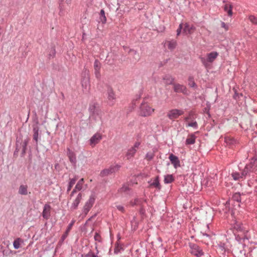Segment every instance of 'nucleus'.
<instances>
[{
  "mask_svg": "<svg viewBox=\"0 0 257 257\" xmlns=\"http://www.w3.org/2000/svg\"><path fill=\"white\" fill-rule=\"evenodd\" d=\"M190 252L198 257L203 254L202 250L200 248L198 245L194 243L190 244Z\"/></svg>",
  "mask_w": 257,
  "mask_h": 257,
  "instance_id": "obj_9",
  "label": "nucleus"
},
{
  "mask_svg": "<svg viewBox=\"0 0 257 257\" xmlns=\"http://www.w3.org/2000/svg\"><path fill=\"white\" fill-rule=\"evenodd\" d=\"M150 187H154L156 188H158L159 190L161 189V185L159 180V176H157L153 180V181L150 183Z\"/></svg>",
  "mask_w": 257,
  "mask_h": 257,
  "instance_id": "obj_22",
  "label": "nucleus"
},
{
  "mask_svg": "<svg viewBox=\"0 0 257 257\" xmlns=\"http://www.w3.org/2000/svg\"><path fill=\"white\" fill-rule=\"evenodd\" d=\"M103 112L99 108L94 113L91 114L92 117L96 120L97 117L101 119L102 115Z\"/></svg>",
  "mask_w": 257,
  "mask_h": 257,
  "instance_id": "obj_25",
  "label": "nucleus"
},
{
  "mask_svg": "<svg viewBox=\"0 0 257 257\" xmlns=\"http://www.w3.org/2000/svg\"><path fill=\"white\" fill-rule=\"evenodd\" d=\"M183 111L177 109H172L167 113V116L171 120H174L183 114Z\"/></svg>",
  "mask_w": 257,
  "mask_h": 257,
  "instance_id": "obj_7",
  "label": "nucleus"
},
{
  "mask_svg": "<svg viewBox=\"0 0 257 257\" xmlns=\"http://www.w3.org/2000/svg\"><path fill=\"white\" fill-rule=\"evenodd\" d=\"M183 23H181L180 24L178 29L177 30V35L179 36L181 33V30H183Z\"/></svg>",
  "mask_w": 257,
  "mask_h": 257,
  "instance_id": "obj_41",
  "label": "nucleus"
},
{
  "mask_svg": "<svg viewBox=\"0 0 257 257\" xmlns=\"http://www.w3.org/2000/svg\"><path fill=\"white\" fill-rule=\"evenodd\" d=\"M221 27L225 29V31H227L229 29V27L224 22H221Z\"/></svg>",
  "mask_w": 257,
  "mask_h": 257,
  "instance_id": "obj_42",
  "label": "nucleus"
},
{
  "mask_svg": "<svg viewBox=\"0 0 257 257\" xmlns=\"http://www.w3.org/2000/svg\"><path fill=\"white\" fill-rule=\"evenodd\" d=\"M237 97H238V94L237 93H235L234 95V98L235 99H236L237 98Z\"/></svg>",
  "mask_w": 257,
  "mask_h": 257,
  "instance_id": "obj_48",
  "label": "nucleus"
},
{
  "mask_svg": "<svg viewBox=\"0 0 257 257\" xmlns=\"http://www.w3.org/2000/svg\"><path fill=\"white\" fill-rule=\"evenodd\" d=\"M94 239L96 241L100 242L101 241V237L98 233H95L94 235Z\"/></svg>",
  "mask_w": 257,
  "mask_h": 257,
  "instance_id": "obj_38",
  "label": "nucleus"
},
{
  "mask_svg": "<svg viewBox=\"0 0 257 257\" xmlns=\"http://www.w3.org/2000/svg\"><path fill=\"white\" fill-rule=\"evenodd\" d=\"M95 249H96L97 250V253L98 252V244L97 243H95Z\"/></svg>",
  "mask_w": 257,
  "mask_h": 257,
  "instance_id": "obj_45",
  "label": "nucleus"
},
{
  "mask_svg": "<svg viewBox=\"0 0 257 257\" xmlns=\"http://www.w3.org/2000/svg\"><path fill=\"white\" fill-rule=\"evenodd\" d=\"M34 136H33V139L36 141V142H38V135H39V130L37 128H34Z\"/></svg>",
  "mask_w": 257,
  "mask_h": 257,
  "instance_id": "obj_34",
  "label": "nucleus"
},
{
  "mask_svg": "<svg viewBox=\"0 0 257 257\" xmlns=\"http://www.w3.org/2000/svg\"><path fill=\"white\" fill-rule=\"evenodd\" d=\"M19 193L21 195H26L28 194V186L21 185L19 189Z\"/></svg>",
  "mask_w": 257,
  "mask_h": 257,
  "instance_id": "obj_26",
  "label": "nucleus"
},
{
  "mask_svg": "<svg viewBox=\"0 0 257 257\" xmlns=\"http://www.w3.org/2000/svg\"><path fill=\"white\" fill-rule=\"evenodd\" d=\"M192 118H194L193 114L192 113H190L188 116L185 118V121L187 122H189L191 120H193Z\"/></svg>",
  "mask_w": 257,
  "mask_h": 257,
  "instance_id": "obj_39",
  "label": "nucleus"
},
{
  "mask_svg": "<svg viewBox=\"0 0 257 257\" xmlns=\"http://www.w3.org/2000/svg\"><path fill=\"white\" fill-rule=\"evenodd\" d=\"M176 46L177 42L174 40L166 41L165 43V46L167 47L171 51L174 50Z\"/></svg>",
  "mask_w": 257,
  "mask_h": 257,
  "instance_id": "obj_19",
  "label": "nucleus"
},
{
  "mask_svg": "<svg viewBox=\"0 0 257 257\" xmlns=\"http://www.w3.org/2000/svg\"><path fill=\"white\" fill-rule=\"evenodd\" d=\"M95 200V196L94 194L91 195L89 199L85 202L83 207L82 212L85 215H87L91 207H92Z\"/></svg>",
  "mask_w": 257,
  "mask_h": 257,
  "instance_id": "obj_2",
  "label": "nucleus"
},
{
  "mask_svg": "<svg viewBox=\"0 0 257 257\" xmlns=\"http://www.w3.org/2000/svg\"><path fill=\"white\" fill-rule=\"evenodd\" d=\"M174 90L177 93H182L184 94H186L187 91L185 86L178 83L174 84Z\"/></svg>",
  "mask_w": 257,
  "mask_h": 257,
  "instance_id": "obj_12",
  "label": "nucleus"
},
{
  "mask_svg": "<svg viewBox=\"0 0 257 257\" xmlns=\"http://www.w3.org/2000/svg\"><path fill=\"white\" fill-rule=\"evenodd\" d=\"M232 8L233 6L229 2L225 3V4L223 6L224 11L226 12L228 14V16L231 17L232 16Z\"/></svg>",
  "mask_w": 257,
  "mask_h": 257,
  "instance_id": "obj_17",
  "label": "nucleus"
},
{
  "mask_svg": "<svg viewBox=\"0 0 257 257\" xmlns=\"http://www.w3.org/2000/svg\"><path fill=\"white\" fill-rule=\"evenodd\" d=\"M100 63L98 61V60H95L94 63V68L95 71V74L97 78H99L100 77Z\"/></svg>",
  "mask_w": 257,
  "mask_h": 257,
  "instance_id": "obj_18",
  "label": "nucleus"
},
{
  "mask_svg": "<svg viewBox=\"0 0 257 257\" xmlns=\"http://www.w3.org/2000/svg\"><path fill=\"white\" fill-rule=\"evenodd\" d=\"M128 190V187L126 186H124L119 190L120 192H125Z\"/></svg>",
  "mask_w": 257,
  "mask_h": 257,
  "instance_id": "obj_44",
  "label": "nucleus"
},
{
  "mask_svg": "<svg viewBox=\"0 0 257 257\" xmlns=\"http://www.w3.org/2000/svg\"><path fill=\"white\" fill-rule=\"evenodd\" d=\"M74 223V221H72L70 223V224L68 225V228H67L65 234L63 235V238H65L67 236L68 232L71 229V228H72V226L73 225Z\"/></svg>",
  "mask_w": 257,
  "mask_h": 257,
  "instance_id": "obj_30",
  "label": "nucleus"
},
{
  "mask_svg": "<svg viewBox=\"0 0 257 257\" xmlns=\"http://www.w3.org/2000/svg\"><path fill=\"white\" fill-rule=\"evenodd\" d=\"M90 257H98L97 255H95L94 253H92L90 255Z\"/></svg>",
  "mask_w": 257,
  "mask_h": 257,
  "instance_id": "obj_47",
  "label": "nucleus"
},
{
  "mask_svg": "<svg viewBox=\"0 0 257 257\" xmlns=\"http://www.w3.org/2000/svg\"><path fill=\"white\" fill-rule=\"evenodd\" d=\"M84 179H81L77 183L75 187V188L73 189L71 194V196H72L74 193H75L77 191H80L83 189L84 186Z\"/></svg>",
  "mask_w": 257,
  "mask_h": 257,
  "instance_id": "obj_16",
  "label": "nucleus"
},
{
  "mask_svg": "<svg viewBox=\"0 0 257 257\" xmlns=\"http://www.w3.org/2000/svg\"><path fill=\"white\" fill-rule=\"evenodd\" d=\"M101 20L103 23H105L106 22V18L105 16V12L103 10L100 11Z\"/></svg>",
  "mask_w": 257,
  "mask_h": 257,
  "instance_id": "obj_33",
  "label": "nucleus"
},
{
  "mask_svg": "<svg viewBox=\"0 0 257 257\" xmlns=\"http://www.w3.org/2000/svg\"><path fill=\"white\" fill-rule=\"evenodd\" d=\"M67 155L70 162L75 164L76 163V158L75 153L70 149H68Z\"/></svg>",
  "mask_w": 257,
  "mask_h": 257,
  "instance_id": "obj_21",
  "label": "nucleus"
},
{
  "mask_svg": "<svg viewBox=\"0 0 257 257\" xmlns=\"http://www.w3.org/2000/svg\"><path fill=\"white\" fill-rule=\"evenodd\" d=\"M246 169L247 174L250 172H255L257 170V157L255 156L252 158L250 162L247 164L244 169Z\"/></svg>",
  "mask_w": 257,
  "mask_h": 257,
  "instance_id": "obj_5",
  "label": "nucleus"
},
{
  "mask_svg": "<svg viewBox=\"0 0 257 257\" xmlns=\"http://www.w3.org/2000/svg\"><path fill=\"white\" fill-rule=\"evenodd\" d=\"M250 22L254 25H257V18L254 16H250L248 18Z\"/></svg>",
  "mask_w": 257,
  "mask_h": 257,
  "instance_id": "obj_36",
  "label": "nucleus"
},
{
  "mask_svg": "<svg viewBox=\"0 0 257 257\" xmlns=\"http://www.w3.org/2000/svg\"><path fill=\"white\" fill-rule=\"evenodd\" d=\"M174 180V178L172 175H167L165 176L164 183L166 184L172 183Z\"/></svg>",
  "mask_w": 257,
  "mask_h": 257,
  "instance_id": "obj_27",
  "label": "nucleus"
},
{
  "mask_svg": "<svg viewBox=\"0 0 257 257\" xmlns=\"http://www.w3.org/2000/svg\"><path fill=\"white\" fill-rule=\"evenodd\" d=\"M102 139V135L99 133H95L90 139V145L94 147Z\"/></svg>",
  "mask_w": 257,
  "mask_h": 257,
  "instance_id": "obj_10",
  "label": "nucleus"
},
{
  "mask_svg": "<svg viewBox=\"0 0 257 257\" xmlns=\"http://www.w3.org/2000/svg\"><path fill=\"white\" fill-rule=\"evenodd\" d=\"M22 240L20 238H18L14 240L13 245L15 249H18L21 246V244L22 242Z\"/></svg>",
  "mask_w": 257,
  "mask_h": 257,
  "instance_id": "obj_28",
  "label": "nucleus"
},
{
  "mask_svg": "<svg viewBox=\"0 0 257 257\" xmlns=\"http://www.w3.org/2000/svg\"><path fill=\"white\" fill-rule=\"evenodd\" d=\"M99 107L98 106V104L95 102H92L90 104L89 107V111L91 114L92 113H94L97 109H99Z\"/></svg>",
  "mask_w": 257,
  "mask_h": 257,
  "instance_id": "obj_24",
  "label": "nucleus"
},
{
  "mask_svg": "<svg viewBox=\"0 0 257 257\" xmlns=\"http://www.w3.org/2000/svg\"><path fill=\"white\" fill-rule=\"evenodd\" d=\"M225 142L227 144H229V145L232 144L234 142V140L233 139H230V138H225Z\"/></svg>",
  "mask_w": 257,
  "mask_h": 257,
  "instance_id": "obj_40",
  "label": "nucleus"
},
{
  "mask_svg": "<svg viewBox=\"0 0 257 257\" xmlns=\"http://www.w3.org/2000/svg\"><path fill=\"white\" fill-rule=\"evenodd\" d=\"M163 80L166 85H168L173 84L174 78L170 75H166L163 77Z\"/></svg>",
  "mask_w": 257,
  "mask_h": 257,
  "instance_id": "obj_20",
  "label": "nucleus"
},
{
  "mask_svg": "<svg viewBox=\"0 0 257 257\" xmlns=\"http://www.w3.org/2000/svg\"><path fill=\"white\" fill-rule=\"evenodd\" d=\"M77 179L78 178L76 177H75L74 178L71 179L70 180V181L69 182V186H68V189H67V191H69L71 189L72 186L76 183V181H77Z\"/></svg>",
  "mask_w": 257,
  "mask_h": 257,
  "instance_id": "obj_29",
  "label": "nucleus"
},
{
  "mask_svg": "<svg viewBox=\"0 0 257 257\" xmlns=\"http://www.w3.org/2000/svg\"><path fill=\"white\" fill-rule=\"evenodd\" d=\"M169 159L175 168L180 166V161L177 156L171 154L169 156Z\"/></svg>",
  "mask_w": 257,
  "mask_h": 257,
  "instance_id": "obj_15",
  "label": "nucleus"
},
{
  "mask_svg": "<svg viewBox=\"0 0 257 257\" xmlns=\"http://www.w3.org/2000/svg\"><path fill=\"white\" fill-rule=\"evenodd\" d=\"M51 206L48 204H46L44 206L42 216L45 219H48L51 215Z\"/></svg>",
  "mask_w": 257,
  "mask_h": 257,
  "instance_id": "obj_13",
  "label": "nucleus"
},
{
  "mask_svg": "<svg viewBox=\"0 0 257 257\" xmlns=\"http://www.w3.org/2000/svg\"><path fill=\"white\" fill-rule=\"evenodd\" d=\"M195 30V28L193 25L188 23H183V33L185 35L192 34Z\"/></svg>",
  "mask_w": 257,
  "mask_h": 257,
  "instance_id": "obj_11",
  "label": "nucleus"
},
{
  "mask_svg": "<svg viewBox=\"0 0 257 257\" xmlns=\"http://www.w3.org/2000/svg\"><path fill=\"white\" fill-rule=\"evenodd\" d=\"M189 82L188 85L192 87H195L196 86V83L193 80V79L192 78L190 77L189 78Z\"/></svg>",
  "mask_w": 257,
  "mask_h": 257,
  "instance_id": "obj_37",
  "label": "nucleus"
},
{
  "mask_svg": "<svg viewBox=\"0 0 257 257\" xmlns=\"http://www.w3.org/2000/svg\"><path fill=\"white\" fill-rule=\"evenodd\" d=\"M114 172V169L113 168H111L109 169H105V170H104L101 172V173L103 174V175H108L109 174H111V173H112Z\"/></svg>",
  "mask_w": 257,
  "mask_h": 257,
  "instance_id": "obj_31",
  "label": "nucleus"
},
{
  "mask_svg": "<svg viewBox=\"0 0 257 257\" xmlns=\"http://www.w3.org/2000/svg\"><path fill=\"white\" fill-rule=\"evenodd\" d=\"M116 207L118 210L122 212H123L124 211V207L120 205H116Z\"/></svg>",
  "mask_w": 257,
  "mask_h": 257,
  "instance_id": "obj_43",
  "label": "nucleus"
},
{
  "mask_svg": "<svg viewBox=\"0 0 257 257\" xmlns=\"http://www.w3.org/2000/svg\"><path fill=\"white\" fill-rule=\"evenodd\" d=\"M239 230H240L241 229V228L240 227H239L238 228Z\"/></svg>",
  "mask_w": 257,
  "mask_h": 257,
  "instance_id": "obj_49",
  "label": "nucleus"
},
{
  "mask_svg": "<svg viewBox=\"0 0 257 257\" xmlns=\"http://www.w3.org/2000/svg\"><path fill=\"white\" fill-rule=\"evenodd\" d=\"M106 97L107 100V103L110 105H113L115 102L116 100V95L115 92L112 89V88L109 87L107 89V93H106Z\"/></svg>",
  "mask_w": 257,
  "mask_h": 257,
  "instance_id": "obj_6",
  "label": "nucleus"
},
{
  "mask_svg": "<svg viewBox=\"0 0 257 257\" xmlns=\"http://www.w3.org/2000/svg\"><path fill=\"white\" fill-rule=\"evenodd\" d=\"M238 197H239V194H237V193H236V194H235L234 195V198H238Z\"/></svg>",
  "mask_w": 257,
  "mask_h": 257,
  "instance_id": "obj_46",
  "label": "nucleus"
},
{
  "mask_svg": "<svg viewBox=\"0 0 257 257\" xmlns=\"http://www.w3.org/2000/svg\"><path fill=\"white\" fill-rule=\"evenodd\" d=\"M140 145V143L137 142L135 143L134 145L131 147L127 151L125 154V157L127 160H130L133 158L138 150L139 148V146Z\"/></svg>",
  "mask_w": 257,
  "mask_h": 257,
  "instance_id": "obj_3",
  "label": "nucleus"
},
{
  "mask_svg": "<svg viewBox=\"0 0 257 257\" xmlns=\"http://www.w3.org/2000/svg\"><path fill=\"white\" fill-rule=\"evenodd\" d=\"M196 137L194 134H191L188 136L186 140V145L194 144L195 142Z\"/></svg>",
  "mask_w": 257,
  "mask_h": 257,
  "instance_id": "obj_23",
  "label": "nucleus"
},
{
  "mask_svg": "<svg viewBox=\"0 0 257 257\" xmlns=\"http://www.w3.org/2000/svg\"><path fill=\"white\" fill-rule=\"evenodd\" d=\"M187 126L196 128H197L198 124L196 121L191 120V121L187 122Z\"/></svg>",
  "mask_w": 257,
  "mask_h": 257,
  "instance_id": "obj_32",
  "label": "nucleus"
},
{
  "mask_svg": "<svg viewBox=\"0 0 257 257\" xmlns=\"http://www.w3.org/2000/svg\"><path fill=\"white\" fill-rule=\"evenodd\" d=\"M246 169H243L240 173L237 172H233L231 174V176L233 180L235 181H240V180L244 179L247 175Z\"/></svg>",
  "mask_w": 257,
  "mask_h": 257,
  "instance_id": "obj_8",
  "label": "nucleus"
},
{
  "mask_svg": "<svg viewBox=\"0 0 257 257\" xmlns=\"http://www.w3.org/2000/svg\"><path fill=\"white\" fill-rule=\"evenodd\" d=\"M155 109L147 102H143L140 107L139 114L142 116H148L151 115Z\"/></svg>",
  "mask_w": 257,
  "mask_h": 257,
  "instance_id": "obj_1",
  "label": "nucleus"
},
{
  "mask_svg": "<svg viewBox=\"0 0 257 257\" xmlns=\"http://www.w3.org/2000/svg\"><path fill=\"white\" fill-rule=\"evenodd\" d=\"M218 55V54L216 52H211L207 54L206 59H205L204 58H201V62L205 66L207 67L208 65V63L213 62L217 58Z\"/></svg>",
  "mask_w": 257,
  "mask_h": 257,
  "instance_id": "obj_4",
  "label": "nucleus"
},
{
  "mask_svg": "<svg viewBox=\"0 0 257 257\" xmlns=\"http://www.w3.org/2000/svg\"><path fill=\"white\" fill-rule=\"evenodd\" d=\"M154 157V154L153 152H149L147 154L146 156V159L148 161H151L153 159Z\"/></svg>",
  "mask_w": 257,
  "mask_h": 257,
  "instance_id": "obj_35",
  "label": "nucleus"
},
{
  "mask_svg": "<svg viewBox=\"0 0 257 257\" xmlns=\"http://www.w3.org/2000/svg\"><path fill=\"white\" fill-rule=\"evenodd\" d=\"M82 193H79L75 199L73 201V202L72 203L71 206V209L72 210H75L77 209L79 203L80 202L81 199H82Z\"/></svg>",
  "mask_w": 257,
  "mask_h": 257,
  "instance_id": "obj_14",
  "label": "nucleus"
}]
</instances>
